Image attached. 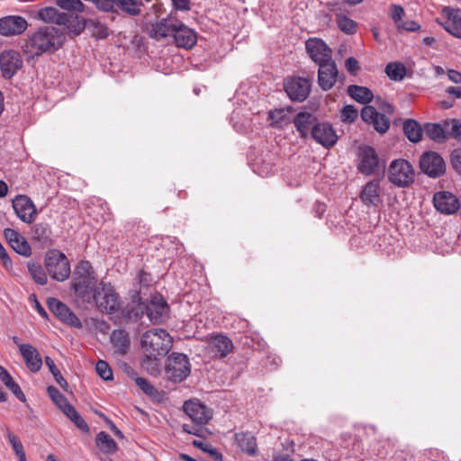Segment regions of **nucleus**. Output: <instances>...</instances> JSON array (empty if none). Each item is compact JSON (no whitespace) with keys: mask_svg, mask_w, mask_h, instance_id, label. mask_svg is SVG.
Wrapping results in <instances>:
<instances>
[{"mask_svg":"<svg viewBox=\"0 0 461 461\" xmlns=\"http://www.w3.org/2000/svg\"><path fill=\"white\" fill-rule=\"evenodd\" d=\"M402 130L411 142L418 143L422 139L424 126L422 127L420 123L414 119H407L403 122Z\"/></svg>","mask_w":461,"mask_h":461,"instance_id":"32","label":"nucleus"},{"mask_svg":"<svg viewBox=\"0 0 461 461\" xmlns=\"http://www.w3.org/2000/svg\"><path fill=\"white\" fill-rule=\"evenodd\" d=\"M311 137L326 149L333 147L338 140L336 131L328 122H318L312 128Z\"/></svg>","mask_w":461,"mask_h":461,"instance_id":"20","label":"nucleus"},{"mask_svg":"<svg viewBox=\"0 0 461 461\" xmlns=\"http://www.w3.org/2000/svg\"><path fill=\"white\" fill-rule=\"evenodd\" d=\"M57 5L68 11L82 12L84 5L80 0H56Z\"/></svg>","mask_w":461,"mask_h":461,"instance_id":"53","label":"nucleus"},{"mask_svg":"<svg viewBox=\"0 0 461 461\" xmlns=\"http://www.w3.org/2000/svg\"><path fill=\"white\" fill-rule=\"evenodd\" d=\"M9 245L16 253L22 256L29 257L32 254L31 246L22 235L21 238L16 239Z\"/></svg>","mask_w":461,"mask_h":461,"instance_id":"49","label":"nucleus"},{"mask_svg":"<svg viewBox=\"0 0 461 461\" xmlns=\"http://www.w3.org/2000/svg\"><path fill=\"white\" fill-rule=\"evenodd\" d=\"M111 342L115 348V353L119 355H125L131 345V340L128 332L124 330H115L110 336Z\"/></svg>","mask_w":461,"mask_h":461,"instance_id":"30","label":"nucleus"},{"mask_svg":"<svg viewBox=\"0 0 461 461\" xmlns=\"http://www.w3.org/2000/svg\"><path fill=\"white\" fill-rule=\"evenodd\" d=\"M68 23L65 24L68 30V32L75 35L80 34L87 25V20L77 14H68Z\"/></svg>","mask_w":461,"mask_h":461,"instance_id":"43","label":"nucleus"},{"mask_svg":"<svg viewBox=\"0 0 461 461\" xmlns=\"http://www.w3.org/2000/svg\"><path fill=\"white\" fill-rule=\"evenodd\" d=\"M318 85L323 91L331 89L339 78H345L344 75L339 77L337 65L333 59L322 62L318 65Z\"/></svg>","mask_w":461,"mask_h":461,"instance_id":"13","label":"nucleus"},{"mask_svg":"<svg viewBox=\"0 0 461 461\" xmlns=\"http://www.w3.org/2000/svg\"><path fill=\"white\" fill-rule=\"evenodd\" d=\"M100 417L104 418V421L106 422V424L109 426L110 429L113 432V434L119 438H123V434L122 432L116 427V425L109 419L107 418L104 414H103L102 412L100 413H97Z\"/></svg>","mask_w":461,"mask_h":461,"instance_id":"64","label":"nucleus"},{"mask_svg":"<svg viewBox=\"0 0 461 461\" xmlns=\"http://www.w3.org/2000/svg\"><path fill=\"white\" fill-rule=\"evenodd\" d=\"M360 115L365 122L371 124L381 134L385 133L390 128V119L379 113L374 106L365 105Z\"/></svg>","mask_w":461,"mask_h":461,"instance_id":"16","label":"nucleus"},{"mask_svg":"<svg viewBox=\"0 0 461 461\" xmlns=\"http://www.w3.org/2000/svg\"><path fill=\"white\" fill-rule=\"evenodd\" d=\"M357 168L365 176L375 174L379 169V158L375 149L368 145H361L357 153Z\"/></svg>","mask_w":461,"mask_h":461,"instance_id":"8","label":"nucleus"},{"mask_svg":"<svg viewBox=\"0 0 461 461\" xmlns=\"http://www.w3.org/2000/svg\"><path fill=\"white\" fill-rule=\"evenodd\" d=\"M95 371L102 379L105 381L113 380V371L106 361L98 360L95 365Z\"/></svg>","mask_w":461,"mask_h":461,"instance_id":"52","label":"nucleus"},{"mask_svg":"<svg viewBox=\"0 0 461 461\" xmlns=\"http://www.w3.org/2000/svg\"><path fill=\"white\" fill-rule=\"evenodd\" d=\"M46 366L49 367L50 372L54 376L55 381L57 384L64 390H68V384L67 380L62 376L60 371L55 366L54 361L50 357H45L44 358Z\"/></svg>","mask_w":461,"mask_h":461,"instance_id":"47","label":"nucleus"},{"mask_svg":"<svg viewBox=\"0 0 461 461\" xmlns=\"http://www.w3.org/2000/svg\"><path fill=\"white\" fill-rule=\"evenodd\" d=\"M86 26L91 28L93 36L97 39H105L109 35L107 27L98 21L92 19L87 20Z\"/></svg>","mask_w":461,"mask_h":461,"instance_id":"51","label":"nucleus"},{"mask_svg":"<svg viewBox=\"0 0 461 461\" xmlns=\"http://www.w3.org/2000/svg\"><path fill=\"white\" fill-rule=\"evenodd\" d=\"M32 238L42 246H50L52 244V230L50 225L45 222L35 224L32 230Z\"/></svg>","mask_w":461,"mask_h":461,"instance_id":"35","label":"nucleus"},{"mask_svg":"<svg viewBox=\"0 0 461 461\" xmlns=\"http://www.w3.org/2000/svg\"><path fill=\"white\" fill-rule=\"evenodd\" d=\"M205 424H195L193 423V425L189 424H184L183 425V430L185 433L194 435L200 438H203L205 436V433L207 432V429L203 427Z\"/></svg>","mask_w":461,"mask_h":461,"instance_id":"55","label":"nucleus"},{"mask_svg":"<svg viewBox=\"0 0 461 461\" xmlns=\"http://www.w3.org/2000/svg\"><path fill=\"white\" fill-rule=\"evenodd\" d=\"M47 392L50 399L61 411L70 404L68 399L55 386L50 385L47 388Z\"/></svg>","mask_w":461,"mask_h":461,"instance_id":"48","label":"nucleus"},{"mask_svg":"<svg viewBox=\"0 0 461 461\" xmlns=\"http://www.w3.org/2000/svg\"><path fill=\"white\" fill-rule=\"evenodd\" d=\"M183 408L193 423L207 424L212 418V410L199 401H186Z\"/></svg>","mask_w":461,"mask_h":461,"instance_id":"19","label":"nucleus"},{"mask_svg":"<svg viewBox=\"0 0 461 461\" xmlns=\"http://www.w3.org/2000/svg\"><path fill=\"white\" fill-rule=\"evenodd\" d=\"M357 110L353 105H346L341 111V117L344 122H353L357 118Z\"/></svg>","mask_w":461,"mask_h":461,"instance_id":"57","label":"nucleus"},{"mask_svg":"<svg viewBox=\"0 0 461 461\" xmlns=\"http://www.w3.org/2000/svg\"><path fill=\"white\" fill-rule=\"evenodd\" d=\"M397 28L408 32H417L420 29V26L414 21H402L401 24L398 25Z\"/></svg>","mask_w":461,"mask_h":461,"instance_id":"63","label":"nucleus"},{"mask_svg":"<svg viewBox=\"0 0 461 461\" xmlns=\"http://www.w3.org/2000/svg\"><path fill=\"white\" fill-rule=\"evenodd\" d=\"M169 306L159 294L153 295L149 303H146V314L154 324H159L167 318Z\"/></svg>","mask_w":461,"mask_h":461,"instance_id":"14","label":"nucleus"},{"mask_svg":"<svg viewBox=\"0 0 461 461\" xmlns=\"http://www.w3.org/2000/svg\"><path fill=\"white\" fill-rule=\"evenodd\" d=\"M19 350L27 368L32 373L40 371L42 366V358L38 350L28 343L19 345Z\"/></svg>","mask_w":461,"mask_h":461,"instance_id":"25","label":"nucleus"},{"mask_svg":"<svg viewBox=\"0 0 461 461\" xmlns=\"http://www.w3.org/2000/svg\"><path fill=\"white\" fill-rule=\"evenodd\" d=\"M162 357L144 355L141 366L153 376H158L161 372L160 358Z\"/></svg>","mask_w":461,"mask_h":461,"instance_id":"42","label":"nucleus"},{"mask_svg":"<svg viewBox=\"0 0 461 461\" xmlns=\"http://www.w3.org/2000/svg\"><path fill=\"white\" fill-rule=\"evenodd\" d=\"M191 373V364L185 354L172 352L166 359L165 375L173 383L185 381Z\"/></svg>","mask_w":461,"mask_h":461,"instance_id":"5","label":"nucleus"},{"mask_svg":"<svg viewBox=\"0 0 461 461\" xmlns=\"http://www.w3.org/2000/svg\"><path fill=\"white\" fill-rule=\"evenodd\" d=\"M347 93L352 99L362 104H367L374 99L372 91L366 86L350 85Z\"/></svg>","mask_w":461,"mask_h":461,"instance_id":"34","label":"nucleus"},{"mask_svg":"<svg viewBox=\"0 0 461 461\" xmlns=\"http://www.w3.org/2000/svg\"><path fill=\"white\" fill-rule=\"evenodd\" d=\"M62 412L82 431L89 432V426L72 404L67 405Z\"/></svg>","mask_w":461,"mask_h":461,"instance_id":"40","label":"nucleus"},{"mask_svg":"<svg viewBox=\"0 0 461 461\" xmlns=\"http://www.w3.org/2000/svg\"><path fill=\"white\" fill-rule=\"evenodd\" d=\"M424 132L427 137L438 143H442L447 139V127H443L439 123H425Z\"/></svg>","mask_w":461,"mask_h":461,"instance_id":"37","label":"nucleus"},{"mask_svg":"<svg viewBox=\"0 0 461 461\" xmlns=\"http://www.w3.org/2000/svg\"><path fill=\"white\" fill-rule=\"evenodd\" d=\"M27 268L32 278L36 284L40 285H45L47 284V274L41 264L34 261H29L27 263Z\"/></svg>","mask_w":461,"mask_h":461,"instance_id":"41","label":"nucleus"},{"mask_svg":"<svg viewBox=\"0 0 461 461\" xmlns=\"http://www.w3.org/2000/svg\"><path fill=\"white\" fill-rule=\"evenodd\" d=\"M451 165L454 170L461 175V149H456L450 155Z\"/></svg>","mask_w":461,"mask_h":461,"instance_id":"58","label":"nucleus"},{"mask_svg":"<svg viewBox=\"0 0 461 461\" xmlns=\"http://www.w3.org/2000/svg\"><path fill=\"white\" fill-rule=\"evenodd\" d=\"M375 104H377L379 110L382 111V113L385 114H393L394 113V107L390 103L382 99L380 96L375 98Z\"/></svg>","mask_w":461,"mask_h":461,"instance_id":"59","label":"nucleus"},{"mask_svg":"<svg viewBox=\"0 0 461 461\" xmlns=\"http://www.w3.org/2000/svg\"><path fill=\"white\" fill-rule=\"evenodd\" d=\"M6 438L12 446V448L17 456L19 461H27L23 446L18 437L14 435L9 429H6Z\"/></svg>","mask_w":461,"mask_h":461,"instance_id":"46","label":"nucleus"},{"mask_svg":"<svg viewBox=\"0 0 461 461\" xmlns=\"http://www.w3.org/2000/svg\"><path fill=\"white\" fill-rule=\"evenodd\" d=\"M318 122V118L310 112H300L293 118V123L303 139L311 136L312 128Z\"/></svg>","mask_w":461,"mask_h":461,"instance_id":"24","label":"nucleus"},{"mask_svg":"<svg viewBox=\"0 0 461 461\" xmlns=\"http://www.w3.org/2000/svg\"><path fill=\"white\" fill-rule=\"evenodd\" d=\"M95 444L102 452L106 454L114 453L118 449L117 443L105 431H101L96 435Z\"/></svg>","mask_w":461,"mask_h":461,"instance_id":"39","label":"nucleus"},{"mask_svg":"<svg viewBox=\"0 0 461 461\" xmlns=\"http://www.w3.org/2000/svg\"><path fill=\"white\" fill-rule=\"evenodd\" d=\"M136 385L147 395L155 396L158 393L157 389L145 378H134Z\"/></svg>","mask_w":461,"mask_h":461,"instance_id":"54","label":"nucleus"},{"mask_svg":"<svg viewBox=\"0 0 461 461\" xmlns=\"http://www.w3.org/2000/svg\"><path fill=\"white\" fill-rule=\"evenodd\" d=\"M444 29L456 38H461V29L459 23H456L454 21L448 20L444 24Z\"/></svg>","mask_w":461,"mask_h":461,"instance_id":"60","label":"nucleus"},{"mask_svg":"<svg viewBox=\"0 0 461 461\" xmlns=\"http://www.w3.org/2000/svg\"><path fill=\"white\" fill-rule=\"evenodd\" d=\"M144 355L164 357L172 348V338L163 329L146 331L140 339Z\"/></svg>","mask_w":461,"mask_h":461,"instance_id":"3","label":"nucleus"},{"mask_svg":"<svg viewBox=\"0 0 461 461\" xmlns=\"http://www.w3.org/2000/svg\"><path fill=\"white\" fill-rule=\"evenodd\" d=\"M13 208L16 216L26 223L33 221L37 213L36 208L32 201L26 195H17L13 200Z\"/></svg>","mask_w":461,"mask_h":461,"instance_id":"21","label":"nucleus"},{"mask_svg":"<svg viewBox=\"0 0 461 461\" xmlns=\"http://www.w3.org/2000/svg\"><path fill=\"white\" fill-rule=\"evenodd\" d=\"M425 455L429 461H448L444 453L438 449H429Z\"/></svg>","mask_w":461,"mask_h":461,"instance_id":"61","label":"nucleus"},{"mask_svg":"<svg viewBox=\"0 0 461 461\" xmlns=\"http://www.w3.org/2000/svg\"><path fill=\"white\" fill-rule=\"evenodd\" d=\"M94 301L102 312L113 313L119 309V296L113 289L102 285L92 295Z\"/></svg>","mask_w":461,"mask_h":461,"instance_id":"9","label":"nucleus"},{"mask_svg":"<svg viewBox=\"0 0 461 461\" xmlns=\"http://www.w3.org/2000/svg\"><path fill=\"white\" fill-rule=\"evenodd\" d=\"M433 203L435 208L444 214H453L458 211L460 201L450 192L441 191L434 194Z\"/></svg>","mask_w":461,"mask_h":461,"instance_id":"22","label":"nucleus"},{"mask_svg":"<svg viewBox=\"0 0 461 461\" xmlns=\"http://www.w3.org/2000/svg\"><path fill=\"white\" fill-rule=\"evenodd\" d=\"M345 67L347 70L352 75H356L359 69L358 61L353 57H349L346 59Z\"/></svg>","mask_w":461,"mask_h":461,"instance_id":"62","label":"nucleus"},{"mask_svg":"<svg viewBox=\"0 0 461 461\" xmlns=\"http://www.w3.org/2000/svg\"><path fill=\"white\" fill-rule=\"evenodd\" d=\"M176 22L177 17L171 13L167 17L148 24L147 33L151 39L156 41H161L167 37L172 38Z\"/></svg>","mask_w":461,"mask_h":461,"instance_id":"10","label":"nucleus"},{"mask_svg":"<svg viewBox=\"0 0 461 461\" xmlns=\"http://www.w3.org/2000/svg\"><path fill=\"white\" fill-rule=\"evenodd\" d=\"M141 5L140 0H106L103 5V9L109 11L116 6L130 16H136L140 14Z\"/></svg>","mask_w":461,"mask_h":461,"instance_id":"26","label":"nucleus"},{"mask_svg":"<svg viewBox=\"0 0 461 461\" xmlns=\"http://www.w3.org/2000/svg\"><path fill=\"white\" fill-rule=\"evenodd\" d=\"M385 73L393 81H401L406 75V68L402 63L391 62L385 67Z\"/></svg>","mask_w":461,"mask_h":461,"instance_id":"44","label":"nucleus"},{"mask_svg":"<svg viewBox=\"0 0 461 461\" xmlns=\"http://www.w3.org/2000/svg\"><path fill=\"white\" fill-rule=\"evenodd\" d=\"M330 5L331 6L330 10L335 14V20L339 30L348 35L354 34L357 32V23L347 15L338 13L340 10L339 3H332Z\"/></svg>","mask_w":461,"mask_h":461,"instance_id":"28","label":"nucleus"},{"mask_svg":"<svg viewBox=\"0 0 461 461\" xmlns=\"http://www.w3.org/2000/svg\"><path fill=\"white\" fill-rule=\"evenodd\" d=\"M444 126L447 127V139L453 138L461 141V122L456 119L445 121Z\"/></svg>","mask_w":461,"mask_h":461,"instance_id":"50","label":"nucleus"},{"mask_svg":"<svg viewBox=\"0 0 461 461\" xmlns=\"http://www.w3.org/2000/svg\"><path fill=\"white\" fill-rule=\"evenodd\" d=\"M0 380L5 384V385L11 390V392L19 399L21 402H24L26 401V397L22 391L21 387L17 383H15L9 374V372L0 365Z\"/></svg>","mask_w":461,"mask_h":461,"instance_id":"38","label":"nucleus"},{"mask_svg":"<svg viewBox=\"0 0 461 461\" xmlns=\"http://www.w3.org/2000/svg\"><path fill=\"white\" fill-rule=\"evenodd\" d=\"M66 41L64 32L57 27L45 25L29 33L22 46L27 62H34L44 54H52L61 49Z\"/></svg>","mask_w":461,"mask_h":461,"instance_id":"1","label":"nucleus"},{"mask_svg":"<svg viewBox=\"0 0 461 461\" xmlns=\"http://www.w3.org/2000/svg\"><path fill=\"white\" fill-rule=\"evenodd\" d=\"M97 276L89 261L81 260L74 269L71 288L77 298L91 303L92 295L97 290Z\"/></svg>","mask_w":461,"mask_h":461,"instance_id":"2","label":"nucleus"},{"mask_svg":"<svg viewBox=\"0 0 461 461\" xmlns=\"http://www.w3.org/2000/svg\"><path fill=\"white\" fill-rule=\"evenodd\" d=\"M136 298L138 300L134 298L122 311L123 316L129 321H136L146 313V303L141 301L140 295H137Z\"/></svg>","mask_w":461,"mask_h":461,"instance_id":"33","label":"nucleus"},{"mask_svg":"<svg viewBox=\"0 0 461 461\" xmlns=\"http://www.w3.org/2000/svg\"><path fill=\"white\" fill-rule=\"evenodd\" d=\"M172 39L176 47L190 50L197 42V33L177 19Z\"/></svg>","mask_w":461,"mask_h":461,"instance_id":"17","label":"nucleus"},{"mask_svg":"<svg viewBox=\"0 0 461 461\" xmlns=\"http://www.w3.org/2000/svg\"><path fill=\"white\" fill-rule=\"evenodd\" d=\"M360 199L366 206H377L380 203L379 180L374 179L367 182L360 194Z\"/></svg>","mask_w":461,"mask_h":461,"instance_id":"27","label":"nucleus"},{"mask_svg":"<svg viewBox=\"0 0 461 461\" xmlns=\"http://www.w3.org/2000/svg\"><path fill=\"white\" fill-rule=\"evenodd\" d=\"M50 311L61 321L74 328H81L82 322L77 315L61 301L56 298H49L47 301Z\"/></svg>","mask_w":461,"mask_h":461,"instance_id":"15","label":"nucleus"},{"mask_svg":"<svg viewBox=\"0 0 461 461\" xmlns=\"http://www.w3.org/2000/svg\"><path fill=\"white\" fill-rule=\"evenodd\" d=\"M23 68V59L18 51L5 50L0 55V69L5 79H11Z\"/></svg>","mask_w":461,"mask_h":461,"instance_id":"18","label":"nucleus"},{"mask_svg":"<svg viewBox=\"0 0 461 461\" xmlns=\"http://www.w3.org/2000/svg\"><path fill=\"white\" fill-rule=\"evenodd\" d=\"M390 17L393 21L396 27L403 21L402 18L405 15L404 9L399 5H392L390 7Z\"/></svg>","mask_w":461,"mask_h":461,"instance_id":"56","label":"nucleus"},{"mask_svg":"<svg viewBox=\"0 0 461 461\" xmlns=\"http://www.w3.org/2000/svg\"><path fill=\"white\" fill-rule=\"evenodd\" d=\"M305 50L310 59L317 65L332 59V50L320 38H309L305 41Z\"/></svg>","mask_w":461,"mask_h":461,"instance_id":"12","label":"nucleus"},{"mask_svg":"<svg viewBox=\"0 0 461 461\" xmlns=\"http://www.w3.org/2000/svg\"><path fill=\"white\" fill-rule=\"evenodd\" d=\"M27 27L26 19L19 15H8L0 19V34L3 36L20 35Z\"/></svg>","mask_w":461,"mask_h":461,"instance_id":"23","label":"nucleus"},{"mask_svg":"<svg viewBox=\"0 0 461 461\" xmlns=\"http://www.w3.org/2000/svg\"><path fill=\"white\" fill-rule=\"evenodd\" d=\"M234 438L239 448L242 452L247 453L249 456H254L256 454L257 439L250 432L235 433Z\"/></svg>","mask_w":461,"mask_h":461,"instance_id":"31","label":"nucleus"},{"mask_svg":"<svg viewBox=\"0 0 461 461\" xmlns=\"http://www.w3.org/2000/svg\"><path fill=\"white\" fill-rule=\"evenodd\" d=\"M268 119L276 127H282L293 122V120L286 114L285 108L274 109L268 112Z\"/></svg>","mask_w":461,"mask_h":461,"instance_id":"45","label":"nucleus"},{"mask_svg":"<svg viewBox=\"0 0 461 461\" xmlns=\"http://www.w3.org/2000/svg\"><path fill=\"white\" fill-rule=\"evenodd\" d=\"M210 346L216 350L220 357H224L232 351V341L226 336L216 335L212 337Z\"/></svg>","mask_w":461,"mask_h":461,"instance_id":"36","label":"nucleus"},{"mask_svg":"<svg viewBox=\"0 0 461 461\" xmlns=\"http://www.w3.org/2000/svg\"><path fill=\"white\" fill-rule=\"evenodd\" d=\"M38 18L48 23H55L58 25L67 24L68 14L60 13L57 8L52 6L44 7L39 10Z\"/></svg>","mask_w":461,"mask_h":461,"instance_id":"29","label":"nucleus"},{"mask_svg":"<svg viewBox=\"0 0 461 461\" xmlns=\"http://www.w3.org/2000/svg\"><path fill=\"white\" fill-rule=\"evenodd\" d=\"M415 179L412 165L406 159H393L388 167V180L398 187H408Z\"/></svg>","mask_w":461,"mask_h":461,"instance_id":"6","label":"nucleus"},{"mask_svg":"<svg viewBox=\"0 0 461 461\" xmlns=\"http://www.w3.org/2000/svg\"><path fill=\"white\" fill-rule=\"evenodd\" d=\"M44 267L50 276L58 282L67 280L71 273L70 263L68 258L58 249H49L46 252Z\"/></svg>","mask_w":461,"mask_h":461,"instance_id":"4","label":"nucleus"},{"mask_svg":"<svg viewBox=\"0 0 461 461\" xmlns=\"http://www.w3.org/2000/svg\"><path fill=\"white\" fill-rule=\"evenodd\" d=\"M420 170L430 177H438L446 171L445 161L435 151H426L420 158Z\"/></svg>","mask_w":461,"mask_h":461,"instance_id":"11","label":"nucleus"},{"mask_svg":"<svg viewBox=\"0 0 461 461\" xmlns=\"http://www.w3.org/2000/svg\"><path fill=\"white\" fill-rule=\"evenodd\" d=\"M284 89L293 102H303L312 90V80L306 77L292 76L284 79Z\"/></svg>","mask_w":461,"mask_h":461,"instance_id":"7","label":"nucleus"}]
</instances>
